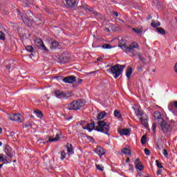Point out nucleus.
<instances>
[{"mask_svg":"<svg viewBox=\"0 0 177 177\" xmlns=\"http://www.w3.org/2000/svg\"><path fill=\"white\" fill-rule=\"evenodd\" d=\"M119 48L127 53V52H133V49H138L139 48V45L136 42H133L130 44V46L127 45V40L125 39H122L119 41Z\"/></svg>","mask_w":177,"mask_h":177,"instance_id":"f257e3e1","label":"nucleus"},{"mask_svg":"<svg viewBox=\"0 0 177 177\" xmlns=\"http://www.w3.org/2000/svg\"><path fill=\"white\" fill-rule=\"evenodd\" d=\"M125 65H120L118 64L112 66L111 68L108 69L107 71H111L113 74V77L117 79L122 74V71H124V68H125Z\"/></svg>","mask_w":177,"mask_h":177,"instance_id":"f03ea898","label":"nucleus"},{"mask_svg":"<svg viewBox=\"0 0 177 177\" xmlns=\"http://www.w3.org/2000/svg\"><path fill=\"white\" fill-rule=\"evenodd\" d=\"M133 109L135 111L136 115H137V117H141L140 118L141 124L144 125L145 128H147L149 127V116H147L146 113H143V112H142L139 109H136L135 107H133Z\"/></svg>","mask_w":177,"mask_h":177,"instance_id":"7ed1b4c3","label":"nucleus"},{"mask_svg":"<svg viewBox=\"0 0 177 177\" xmlns=\"http://www.w3.org/2000/svg\"><path fill=\"white\" fill-rule=\"evenodd\" d=\"M97 125L96 131L98 132H103L105 135H109V132H110V124H106L103 120H99L97 122Z\"/></svg>","mask_w":177,"mask_h":177,"instance_id":"20e7f679","label":"nucleus"},{"mask_svg":"<svg viewBox=\"0 0 177 177\" xmlns=\"http://www.w3.org/2000/svg\"><path fill=\"white\" fill-rule=\"evenodd\" d=\"M85 104L84 103V100H78L76 101H73L68 106V110H80L81 107H84Z\"/></svg>","mask_w":177,"mask_h":177,"instance_id":"39448f33","label":"nucleus"},{"mask_svg":"<svg viewBox=\"0 0 177 177\" xmlns=\"http://www.w3.org/2000/svg\"><path fill=\"white\" fill-rule=\"evenodd\" d=\"M158 124L160 126L161 130L163 133H168V132H171V131L172 130L171 125L167 123L164 119H160V122Z\"/></svg>","mask_w":177,"mask_h":177,"instance_id":"423d86ee","label":"nucleus"},{"mask_svg":"<svg viewBox=\"0 0 177 177\" xmlns=\"http://www.w3.org/2000/svg\"><path fill=\"white\" fill-rule=\"evenodd\" d=\"M7 117L8 120L14 121V122H21L23 121V116L19 113H9Z\"/></svg>","mask_w":177,"mask_h":177,"instance_id":"0eeeda50","label":"nucleus"},{"mask_svg":"<svg viewBox=\"0 0 177 177\" xmlns=\"http://www.w3.org/2000/svg\"><path fill=\"white\" fill-rule=\"evenodd\" d=\"M55 96L58 99H68V97H71L73 96V93L71 92H62L59 90L55 91Z\"/></svg>","mask_w":177,"mask_h":177,"instance_id":"6e6552de","label":"nucleus"},{"mask_svg":"<svg viewBox=\"0 0 177 177\" xmlns=\"http://www.w3.org/2000/svg\"><path fill=\"white\" fill-rule=\"evenodd\" d=\"M80 3L81 5L77 7L78 9H86V12H90L95 16L97 15V12L95 11L93 8L88 6L87 3H85V1H82Z\"/></svg>","mask_w":177,"mask_h":177,"instance_id":"1a4fd4ad","label":"nucleus"},{"mask_svg":"<svg viewBox=\"0 0 177 177\" xmlns=\"http://www.w3.org/2000/svg\"><path fill=\"white\" fill-rule=\"evenodd\" d=\"M35 44L38 49H41V50H44V52H49V49L45 46V44H44V41H42L41 39H36L35 40Z\"/></svg>","mask_w":177,"mask_h":177,"instance_id":"9d476101","label":"nucleus"},{"mask_svg":"<svg viewBox=\"0 0 177 177\" xmlns=\"http://www.w3.org/2000/svg\"><path fill=\"white\" fill-rule=\"evenodd\" d=\"M63 81L65 84H73L77 82V77L74 75L67 76L63 79Z\"/></svg>","mask_w":177,"mask_h":177,"instance_id":"9b49d317","label":"nucleus"},{"mask_svg":"<svg viewBox=\"0 0 177 177\" xmlns=\"http://www.w3.org/2000/svg\"><path fill=\"white\" fill-rule=\"evenodd\" d=\"M17 14L18 16H20V17L22 19V21L24 23V24H29L30 19H28V17H24V15L21 13V11H20V10L17 9Z\"/></svg>","mask_w":177,"mask_h":177,"instance_id":"f8f14e48","label":"nucleus"},{"mask_svg":"<svg viewBox=\"0 0 177 177\" xmlns=\"http://www.w3.org/2000/svg\"><path fill=\"white\" fill-rule=\"evenodd\" d=\"M62 48V44L57 41H53L50 45V48L52 50H55L56 49H60Z\"/></svg>","mask_w":177,"mask_h":177,"instance_id":"ddd939ff","label":"nucleus"},{"mask_svg":"<svg viewBox=\"0 0 177 177\" xmlns=\"http://www.w3.org/2000/svg\"><path fill=\"white\" fill-rule=\"evenodd\" d=\"M4 152L8 156V157H10V158L13 157V151L12 150V148H10V147L8 145H6L4 148Z\"/></svg>","mask_w":177,"mask_h":177,"instance_id":"4468645a","label":"nucleus"},{"mask_svg":"<svg viewBox=\"0 0 177 177\" xmlns=\"http://www.w3.org/2000/svg\"><path fill=\"white\" fill-rule=\"evenodd\" d=\"M67 8H74L77 5V0H65Z\"/></svg>","mask_w":177,"mask_h":177,"instance_id":"2eb2a0df","label":"nucleus"},{"mask_svg":"<svg viewBox=\"0 0 177 177\" xmlns=\"http://www.w3.org/2000/svg\"><path fill=\"white\" fill-rule=\"evenodd\" d=\"M96 153L100 157H102V156L106 154V149H103L102 147H97Z\"/></svg>","mask_w":177,"mask_h":177,"instance_id":"dca6fc26","label":"nucleus"},{"mask_svg":"<svg viewBox=\"0 0 177 177\" xmlns=\"http://www.w3.org/2000/svg\"><path fill=\"white\" fill-rule=\"evenodd\" d=\"M153 117L155 120H156L158 124L160 122V120H164L162 118H161V113L160 111H155L153 113Z\"/></svg>","mask_w":177,"mask_h":177,"instance_id":"f3484780","label":"nucleus"},{"mask_svg":"<svg viewBox=\"0 0 177 177\" xmlns=\"http://www.w3.org/2000/svg\"><path fill=\"white\" fill-rule=\"evenodd\" d=\"M94 129L95 122L87 124V126L86 127H84V129H86L87 131H88V132H92V131H93Z\"/></svg>","mask_w":177,"mask_h":177,"instance_id":"a211bd4d","label":"nucleus"},{"mask_svg":"<svg viewBox=\"0 0 177 177\" xmlns=\"http://www.w3.org/2000/svg\"><path fill=\"white\" fill-rule=\"evenodd\" d=\"M66 148L68 154H74V149H73V145L67 143Z\"/></svg>","mask_w":177,"mask_h":177,"instance_id":"6ab92c4d","label":"nucleus"},{"mask_svg":"<svg viewBox=\"0 0 177 177\" xmlns=\"http://www.w3.org/2000/svg\"><path fill=\"white\" fill-rule=\"evenodd\" d=\"M118 132L122 136H127V135H129V129H122Z\"/></svg>","mask_w":177,"mask_h":177,"instance_id":"aec40b11","label":"nucleus"},{"mask_svg":"<svg viewBox=\"0 0 177 177\" xmlns=\"http://www.w3.org/2000/svg\"><path fill=\"white\" fill-rule=\"evenodd\" d=\"M60 139V135L57 134L55 136V138H52V137L48 138V140L47 141V143H49V142H57Z\"/></svg>","mask_w":177,"mask_h":177,"instance_id":"412c9836","label":"nucleus"},{"mask_svg":"<svg viewBox=\"0 0 177 177\" xmlns=\"http://www.w3.org/2000/svg\"><path fill=\"white\" fill-rule=\"evenodd\" d=\"M107 115V113H106L105 111H101L97 117V120H103V118H104V116Z\"/></svg>","mask_w":177,"mask_h":177,"instance_id":"4be33fe9","label":"nucleus"},{"mask_svg":"<svg viewBox=\"0 0 177 177\" xmlns=\"http://www.w3.org/2000/svg\"><path fill=\"white\" fill-rule=\"evenodd\" d=\"M33 122L28 121L23 124V128H32Z\"/></svg>","mask_w":177,"mask_h":177,"instance_id":"5701e85b","label":"nucleus"},{"mask_svg":"<svg viewBox=\"0 0 177 177\" xmlns=\"http://www.w3.org/2000/svg\"><path fill=\"white\" fill-rule=\"evenodd\" d=\"M132 68L131 67H129L127 68V70L126 71V76L127 77V78H130L131 75H132Z\"/></svg>","mask_w":177,"mask_h":177,"instance_id":"b1692460","label":"nucleus"},{"mask_svg":"<svg viewBox=\"0 0 177 177\" xmlns=\"http://www.w3.org/2000/svg\"><path fill=\"white\" fill-rule=\"evenodd\" d=\"M35 113L37 114L36 115L38 118H42L44 117V113L40 110L35 109Z\"/></svg>","mask_w":177,"mask_h":177,"instance_id":"393cba45","label":"nucleus"},{"mask_svg":"<svg viewBox=\"0 0 177 177\" xmlns=\"http://www.w3.org/2000/svg\"><path fill=\"white\" fill-rule=\"evenodd\" d=\"M122 153H123V154H128V156H131L132 154V152L131 151V150L128 149L127 148L122 149Z\"/></svg>","mask_w":177,"mask_h":177,"instance_id":"a878e982","label":"nucleus"},{"mask_svg":"<svg viewBox=\"0 0 177 177\" xmlns=\"http://www.w3.org/2000/svg\"><path fill=\"white\" fill-rule=\"evenodd\" d=\"M138 58L142 62V63H143V65L145 66L146 64V59L145 58V57H143L142 54L138 53Z\"/></svg>","mask_w":177,"mask_h":177,"instance_id":"bb28decb","label":"nucleus"},{"mask_svg":"<svg viewBox=\"0 0 177 177\" xmlns=\"http://www.w3.org/2000/svg\"><path fill=\"white\" fill-rule=\"evenodd\" d=\"M136 168L138 171H143V169H145V166L143 165L138 163V165H136Z\"/></svg>","mask_w":177,"mask_h":177,"instance_id":"cd10ccee","label":"nucleus"},{"mask_svg":"<svg viewBox=\"0 0 177 177\" xmlns=\"http://www.w3.org/2000/svg\"><path fill=\"white\" fill-rule=\"evenodd\" d=\"M59 60L61 62V63H62V64H64L66 63H67V57H63V56H61L59 57Z\"/></svg>","mask_w":177,"mask_h":177,"instance_id":"c85d7f7f","label":"nucleus"},{"mask_svg":"<svg viewBox=\"0 0 177 177\" xmlns=\"http://www.w3.org/2000/svg\"><path fill=\"white\" fill-rule=\"evenodd\" d=\"M26 15L28 18L32 19V16H34V14L32 13V12H31V10H27Z\"/></svg>","mask_w":177,"mask_h":177,"instance_id":"c756f323","label":"nucleus"},{"mask_svg":"<svg viewBox=\"0 0 177 177\" xmlns=\"http://www.w3.org/2000/svg\"><path fill=\"white\" fill-rule=\"evenodd\" d=\"M156 30L159 34H162V35H165V30H164V28H157Z\"/></svg>","mask_w":177,"mask_h":177,"instance_id":"7c9ffc66","label":"nucleus"},{"mask_svg":"<svg viewBox=\"0 0 177 177\" xmlns=\"http://www.w3.org/2000/svg\"><path fill=\"white\" fill-rule=\"evenodd\" d=\"M151 26L154 28H157V27H160V26H161V24H160V22L156 23V21H152Z\"/></svg>","mask_w":177,"mask_h":177,"instance_id":"2f4dec72","label":"nucleus"},{"mask_svg":"<svg viewBox=\"0 0 177 177\" xmlns=\"http://www.w3.org/2000/svg\"><path fill=\"white\" fill-rule=\"evenodd\" d=\"M26 50H28V52H30L31 53H32L34 52V47H32V46H26Z\"/></svg>","mask_w":177,"mask_h":177,"instance_id":"473e14b6","label":"nucleus"},{"mask_svg":"<svg viewBox=\"0 0 177 177\" xmlns=\"http://www.w3.org/2000/svg\"><path fill=\"white\" fill-rule=\"evenodd\" d=\"M146 142H147V137L144 135L141 138V144L146 145Z\"/></svg>","mask_w":177,"mask_h":177,"instance_id":"72a5a7b5","label":"nucleus"},{"mask_svg":"<svg viewBox=\"0 0 177 177\" xmlns=\"http://www.w3.org/2000/svg\"><path fill=\"white\" fill-rule=\"evenodd\" d=\"M132 30L136 34H142V32H143V30H142V29L133 28Z\"/></svg>","mask_w":177,"mask_h":177,"instance_id":"f704fd0d","label":"nucleus"},{"mask_svg":"<svg viewBox=\"0 0 177 177\" xmlns=\"http://www.w3.org/2000/svg\"><path fill=\"white\" fill-rule=\"evenodd\" d=\"M6 38L5 37V33L0 30V41H5Z\"/></svg>","mask_w":177,"mask_h":177,"instance_id":"c9c22d12","label":"nucleus"},{"mask_svg":"<svg viewBox=\"0 0 177 177\" xmlns=\"http://www.w3.org/2000/svg\"><path fill=\"white\" fill-rule=\"evenodd\" d=\"M114 115L115 117H117L118 118H121V113L118 110H115L114 111Z\"/></svg>","mask_w":177,"mask_h":177,"instance_id":"e433bc0d","label":"nucleus"},{"mask_svg":"<svg viewBox=\"0 0 177 177\" xmlns=\"http://www.w3.org/2000/svg\"><path fill=\"white\" fill-rule=\"evenodd\" d=\"M95 167H96L97 169H98V171H104V167H103L100 165H95Z\"/></svg>","mask_w":177,"mask_h":177,"instance_id":"4c0bfd02","label":"nucleus"},{"mask_svg":"<svg viewBox=\"0 0 177 177\" xmlns=\"http://www.w3.org/2000/svg\"><path fill=\"white\" fill-rule=\"evenodd\" d=\"M84 80H82V79H78L77 80V84H76V85H73V88H75L76 86H78V85H80V84H82V82H83Z\"/></svg>","mask_w":177,"mask_h":177,"instance_id":"58836bf2","label":"nucleus"},{"mask_svg":"<svg viewBox=\"0 0 177 177\" xmlns=\"http://www.w3.org/2000/svg\"><path fill=\"white\" fill-rule=\"evenodd\" d=\"M103 49H111V45L105 44L102 46Z\"/></svg>","mask_w":177,"mask_h":177,"instance_id":"ea45409f","label":"nucleus"},{"mask_svg":"<svg viewBox=\"0 0 177 177\" xmlns=\"http://www.w3.org/2000/svg\"><path fill=\"white\" fill-rule=\"evenodd\" d=\"M169 111H171L173 114H175V109H174V105L172 104L169 105Z\"/></svg>","mask_w":177,"mask_h":177,"instance_id":"a19ab883","label":"nucleus"},{"mask_svg":"<svg viewBox=\"0 0 177 177\" xmlns=\"http://www.w3.org/2000/svg\"><path fill=\"white\" fill-rule=\"evenodd\" d=\"M156 164L158 168H164V166H162V165H161V163H160V161H158V160H156Z\"/></svg>","mask_w":177,"mask_h":177,"instance_id":"79ce46f5","label":"nucleus"},{"mask_svg":"<svg viewBox=\"0 0 177 177\" xmlns=\"http://www.w3.org/2000/svg\"><path fill=\"white\" fill-rule=\"evenodd\" d=\"M66 152L64 151H62L61 152V160H64V158H66Z\"/></svg>","mask_w":177,"mask_h":177,"instance_id":"37998d69","label":"nucleus"},{"mask_svg":"<svg viewBox=\"0 0 177 177\" xmlns=\"http://www.w3.org/2000/svg\"><path fill=\"white\" fill-rule=\"evenodd\" d=\"M85 124H86V121H85V120H82L80 122V125L83 129H84V128H86V127H85Z\"/></svg>","mask_w":177,"mask_h":177,"instance_id":"c03bdc74","label":"nucleus"},{"mask_svg":"<svg viewBox=\"0 0 177 177\" xmlns=\"http://www.w3.org/2000/svg\"><path fill=\"white\" fill-rule=\"evenodd\" d=\"M156 129H157V124L153 123L152 124V131L156 133Z\"/></svg>","mask_w":177,"mask_h":177,"instance_id":"a18cd8bd","label":"nucleus"},{"mask_svg":"<svg viewBox=\"0 0 177 177\" xmlns=\"http://www.w3.org/2000/svg\"><path fill=\"white\" fill-rule=\"evenodd\" d=\"M134 164H136V165H138V164H142V162L140 161V159L138 158L134 160Z\"/></svg>","mask_w":177,"mask_h":177,"instance_id":"49530a36","label":"nucleus"},{"mask_svg":"<svg viewBox=\"0 0 177 177\" xmlns=\"http://www.w3.org/2000/svg\"><path fill=\"white\" fill-rule=\"evenodd\" d=\"M129 171H130V172H133V171L135 170V169L133 168V165L129 164Z\"/></svg>","mask_w":177,"mask_h":177,"instance_id":"de8ad7c7","label":"nucleus"},{"mask_svg":"<svg viewBox=\"0 0 177 177\" xmlns=\"http://www.w3.org/2000/svg\"><path fill=\"white\" fill-rule=\"evenodd\" d=\"M145 153L146 154V156H150V150H149L148 149L145 148L144 149Z\"/></svg>","mask_w":177,"mask_h":177,"instance_id":"09e8293b","label":"nucleus"},{"mask_svg":"<svg viewBox=\"0 0 177 177\" xmlns=\"http://www.w3.org/2000/svg\"><path fill=\"white\" fill-rule=\"evenodd\" d=\"M162 154L163 156H165V157H168V151H167V149H163Z\"/></svg>","mask_w":177,"mask_h":177,"instance_id":"8fccbe9b","label":"nucleus"},{"mask_svg":"<svg viewBox=\"0 0 177 177\" xmlns=\"http://www.w3.org/2000/svg\"><path fill=\"white\" fill-rule=\"evenodd\" d=\"M6 161V158H3V156H0V162H5Z\"/></svg>","mask_w":177,"mask_h":177,"instance_id":"3c124183","label":"nucleus"},{"mask_svg":"<svg viewBox=\"0 0 177 177\" xmlns=\"http://www.w3.org/2000/svg\"><path fill=\"white\" fill-rule=\"evenodd\" d=\"M143 67H145L144 64H143V66L140 65V66H138V71H139V72L143 71Z\"/></svg>","mask_w":177,"mask_h":177,"instance_id":"603ef678","label":"nucleus"},{"mask_svg":"<svg viewBox=\"0 0 177 177\" xmlns=\"http://www.w3.org/2000/svg\"><path fill=\"white\" fill-rule=\"evenodd\" d=\"M157 175H161L162 174V169H158L156 171Z\"/></svg>","mask_w":177,"mask_h":177,"instance_id":"864d4df0","label":"nucleus"},{"mask_svg":"<svg viewBox=\"0 0 177 177\" xmlns=\"http://www.w3.org/2000/svg\"><path fill=\"white\" fill-rule=\"evenodd\" d=\"M87 139H88V140H90V142H92V140H94L93 138L89 136H86Z\"/></svg>","mask_w":177,"mask_h":177,"instance_id":"5fc2aeb1","label":"nucleus"},{"mask_svg":"<svg viewBox=\"0 0 177 177\" xmlns=\"http://www.w3.org/2000/svg\"><path fill=\"white\" fill-rule=\"evenodd\" d=\"M10 68H11V67H10V64H8V65H6V70H9Z\"/></svg>","mask_w":177,"mask_h":177,"instance_id":"6e6d98bb","label":"nucleus"},{"mask_svg":"<svg viewBox=\"0 0 177 177\" xmlns=\"http://www.w3.org/2000/svg\"><path fill=\"white\" fill-rule=\"evenodd\" d=\"M102 59H103V58L102 57H100L97 58V62H102Z\"/></svg>","mask_w":177,"mask_h":177,"instance_id":"4d7b16f0","label":"nucleus"},{"mask_svg":"<svg viewBox=\"0 0 177 177\" xmlns=\"http://www.w3.org/2000/svg\"><path fill=\"white\" fill-rule=\"evenodd\" d=\"M113 15L115 16V17H118V12H113Z\"/></svg>","mask_w":177,"mask_h":177,"instance_id":"13d9d810","label":"nucleus"},{"mask_svg":"<svg viewBox=\"0 0 177 177\" xmlns=\"http://www.w3.org/2000/svg\"><path fill=\"white\" fill-rule=\"evenodd\" d=\"M174 70H175L176 73H177V63L174 66Z\"/></svg>","mask_w":177,"mask_h":177,"instance_id":"bf43d9fd","label":"nucleus"},{"mask_svg":"<svg viewBox=\"0 0 177 177\" xmlns=\"http://www.w3.org/2000/svg\"><path fill=\"white\" fill-rule=\"evenodd\" d=\"M174 106L176 107V109H177V101L174 102Z\"/></svg>","mask_w":177,"mask_h":177,"instance_id":"052dcab7","label":"nucleus"},{"mask_svg":"<svg viewBox=\"0 0 177 177\" xmlns=\"http://www.w3.org/2000/svg\"><path fill=\"white\" fill-rule=\"evenodd\" d=\"M88 74H96V71H91L90 73H88Z\"/></svg>","mask_w":177,"mask_h":177,"instance_id":"680f3d73","label":"nucleus"},{"mask_svg":"<svg viewBox=\"0 0 177 177\" xmlns=\"http://www.w3.org/2000/svg\"><path fill=\"white\" fill-rule=\"evenodd\" d=\"M118 20H119V21H120V23L121 24H122V23H124V20H122V19H119Z\"/></svg>","mask_w":177,"mask_h":177,"instance_id":"e2e57ef3","label":"nucleus"},{"mask_svg":"<svg viewBox=\"0 0 177 177\" xmlns=\"http://www.w3.org/2000/svg\"><path fill=\"white\" fill-rule=\"evenodd\" d=\"M105 31H106L107 32H110V29H109V28H105Z\"/></svg>","mask_w":177,"mask_h":177,"instance_id":"0e129e2a","label":"nucleus"},{"mask_svg":"<svg viewBox=\"0 0 177 177\" xmlns=\"http://www.w3.org/2000/svg\"><path fill=\"white\" fill-rule=\"evenodd\" d=\"M5 164V162L4 163H3V164H1V165H0V169H1V168H2L3 167V165Z\"/></svg>","mask_w":177,"mask_h":177,"instance_id":"69168bd1","label":"nucleus"},{"mask_svg":"<svg viewBox=\"0 0 177 177\" xmlns=\"http://www.w3.org/2000/svg\"><path fill=\"white\" fill-rule=\"evenodd\" d=\"M126 162H129V158H127V159L126 160Z\"/></svg>","mask_w":177,"mask_h":177,"instance_id":"338daca9","label":"nucleus"},{"mask_svg":"<svg viewBox=\"0 0 177 177\" xmlns=\"http://www.w3.org/2000/svg\"><path fill=\"white\" fill-rule=\"evenodd\" d=\"M0 133H2V128L0 127Z\"/></svg>","mask_w":177,"mask_h":177,"instance_id":"774afa93","label":"nucleus"}]
</instances>
